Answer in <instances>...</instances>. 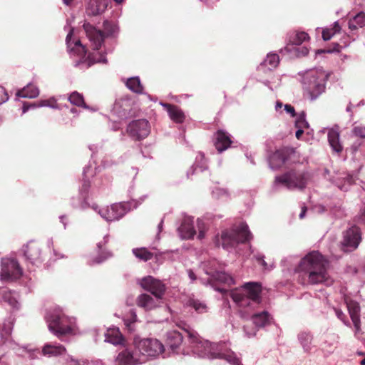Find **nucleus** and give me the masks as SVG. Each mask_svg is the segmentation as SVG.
<instances>
[{"instance_id": "obj_1", "label": "nucleus", "mask_w": 365, "mask_h": 365, "mask_svg": "<svg viewBox=\"0 0 365 365\" xmlns=\"http://www.w3.org/2000/svg\"><path fill=\"white\" fill-rule=\"evenodd\" d=\"M262 286L258 282H247L240 288L229 292L233 302L240 308L239 314L241 318L251 319L255 327L245 325L243 329L245 335L254 337L260 329L269 327L277 328L272 315L267 311L253 312L261 302Z\"/></svg>"}, {"instance_id": "obj_2", "label": "nucleus", "mask_w": 365, "mask_h": 365, "mask_svg": "<svg viewBox=\"0 0 365 365\" xmlns=\"http://www.w3.org/2000/svg\"><path fill=\"white\" fill-rule=\"evenodd\" d=\"M190 344L192 353L200 358L221 359L231 365H240L239 358L229 348L225 341L212 344L207 340L199 339L197 333L189 327L184 328Z\"/></svg>"}, {"instance_id": "obj_3", "label": "nucleus", "mask_w": 365, "mask_h": 365, "mask_svg": "<svg viewBox=\"0 0 365 365\" xmlns=\"http://www.w3.org/2000/svg\"><path fill=\"white\" fill-rule=\"evenodd\" d=\"M281 266L283 271H287L290 274H299L304 281L312 284L319 282V252L312 251L306 255L300 260L295 255H289L281 260Z\"/></svg>"}, {"instance_id": "obj_4", "label": "nucleus", "mask_w": 365, "mask_h": 365, "mask_svg": "<svg viewBox=\"0 0 365 365\" xmlns=\"http://www.w3.org/2000/svg\"><path fill=\"white\" fill-rule=\"evenodd\" d=\"M83 29L93 46L94 52L88 56V67L94 63H106V55L98 51L106 37L115 38L119 31L118 26L115 22L105 21L103 22V32L96 29L89 23H84Z\"/></svg>"}, {"instance_id": "obj_5", "label": "nucleus", "mask_w": 365, "mask_h": 365, "mask_svg": "<svg viewBox=\"0 0 365 365\" xmlns=\"http://www.w3.org/2000/svg\"><path fill=\"white\" fill-rule=\"evenodd\" d=\"M311 180V174L304 170L290 169L276 175L270 187V193L280 192L285 188L289 190H302Z\"/></svg>"}, {"instance_id": "obj_6", "label": "nucleus", "mask_w": 365, "mask_h": 365, "mask_svg": "<svg viewBox=\"0 0 365 365\" xmlns=\"http://www.w3.org/2000/svg\"><path fill=\"white\" fill-rule=\"evenodd\" d=\"M252 238V234L248 225L245 222H241L230 229L222 231L221 235L215 237V245L227 250L234 249L238 244L245 243Z\"/></svg>"}, {"instance_id": "obj_7", "label": "nucleus", "mask_w": 365, "mask_h": 365, "mask_svg": "<svg viewBox=\"0 0 365 365\" xmlns=\"http://www.w3.org/2000/svg\"><path fill=\"white\" fill-rule=\"evenodd\" d=\"M45 319L49 331L59 339L72 332L71 319L59 307L49 309L46 312Z\"/></svg>"}, {"instance_id": "obj_8", "label": "nucleus", "mask_w": 365, "mask_h": 365, "mask_svg": "<svg viewBox=\"0 0 365 365\" xmlns=\"http://www.w3.org/2000/svg\"><path fill=\"white\" fill-rule=\"evenodd\" d=\"M133 341L135 350L138 351L141 359H143V364L149 359L158 356L160 354H163V358L168 356L164 346L156 339L135 338Z\"/></svg>"}, {"instance_id": "obj_9", "label": "nucleus", "mask_w": 365, "mask_h": 365, "mask_svg": "<svg viewBox=\"0 0 365 365\" xmlns=\"http://www.w3.org/2000/svg\"><path fill=\"white\" fill-rule=\"evenodd\" d=\"M309 38L308 34L304 31H290L287 34V43L280 50V53L287 54L290 58L304 56L309 53V49L304 46H300Z\"/></svg>"}, {"instance_id": "obj_10", "label": "nucleus", "mask_w": 365, "mask_h": 365, "mask_svg": "<svg viewBox=\"0 0 365 365\" xmlns=\"http://www.w3.org/2000/svg\"><path fill=\"white\" fill-rule=\"evenodd\" d=\"M96 174V171L93 170L92 165H88L83 168V182L79 188V197L78 199L72 197L71 204L73 207L82 210L91 208L92 204L88 202V191L91 186L89 177Z\"/></svg>"}, {"instance_id": "obj_11", "label": "nucleus", "mask_w": 365, "mask_h": 365, "mask_svg": "<svg viewBox=\"0 0 365 365\" xmlns=\"http://www.w3.org/2000/svg\"><path fill=\"white\" fill-rule=\"evenodd\" d=\"M362 240L361 228L352 222H348V227L342 232V240L340 242L341 250L344 252L355 251Z\"/></svg>"}, {"instance_id": "obj_12", "label": "nucleus", "mask_w": 365, "mask_h": 365, "mask_svg": "<svg viewBox=\"0 0 365 365\" xmlns=\"http://www.w3.org/2000/svg\"><path fill=\"white\" fill-rule=\"evenodd\" d=\"M302 83L304 96L310 101L316 100L319 96V70L313 68L302 74Z\"/></svg>"}, {"instance_id": "obj_13", "label": "nucleus", "mask_w": 365, "mask_h": 365, "mask_svg": "<svg viewBox=\"0 0 365 365\" xmlns=\"http://www.w3.org/2000/svg\"><path fill=\"white\" fill-rule=\"evenodd\" d=\"M19 262L13 258H2L1 260L0 278L3 282H13L22 275Z\"/></svg>"}, {"instance_id": "obj_14", "label": "nucleus", "mask_w": 365, "mask_h": 365, "mask_svg": "<svg viewBox=\"0 0 365 365\" xmlns=\"http://www.w3.org/2000/svg\"><path fill=\"white\" fill-rule=\"evenodd\" d=\"M324 180L329 182L342 191H347L350 186L355 182L356 176L350 173H334L331 175L327 168H324L322 173Z\"/></svg>"}, {"instance_id": "obj_15", "label": "nucleus", "mask_w": 365, "mask_h": 365, "mask_svg": "<svg viewBox=\"0 0 365 365\" xmlns=\"http://www.w3.org/2000/svg\"><path fill=\"white\" fill-rule=\"evenodd\" d=\"M71 20L67 19L66 25L64 26V29L66 30L67 27H69V31L66 38V42L69 53L71 55H76L79 57V61H77L75 63V66H78L83 63V60L86 58L87 51L80 40H76L75 42L71 41L74 28L71 26Z\"/></svg>"}, {"instance_id": "obj_16", "label": "nucleus", "mask_w": 365, "mask_h": 365, "mask_svg": "<svg viewBox=\"0 0 365 365\" xmlns=\"http://www.w3.org/2000/svg\"><path fill=\"white\" fill-rule=\"evenodd\" d=\"M150 132V123L146 119L132 120L126 128V133L134 140H141L145 138Z\"/></svg>"}, {"instance_id": "obj_17", "label": "nucleus", "mask_w": 365, "mask_h": 365, "mask_svg": "<svg viewBox=\"0 0 365 365\" xmlns=\"http://www.w3.org/2000/svg\"><path fill=\"white\" fill-rule=\"evenodd\" d=\"M336 265V262L328 260L321 254V284L330 287L334 284V275L337 273Z\"/></svg>"}, {"instance_id": "obj_18", "label": "nucleus", "mask_w": 365, "mask_h": 365, "mask_svg": "<svg viewBox=\"0 0 365 365\" xmlns=\"http://www.w3.org/2000/svg\"><path fill=\"white\" fill-rule=\"evenodd\" d=\"M294 154V149L285 147L269 155L268 158L269 167L272 170H277L284 165Z\"/></svg>"}, {"instance_id": "obj_19", "label": "nucleus", "mask_w": 365, "mask_h": 365, "mask_svg": "<svg viewBox=\"0 0 365 365\" xmlns=\"http://www.w3.org/2000/svg\"><path fill=\"white\" fill-rule=\"evenodd\" d=\"M115 363L118 365H140L143 364L139 353L133 344L118 353L115 358Z\"/></svg>"}, {"instance_id": "obj_20", "label": "nucleus", "mask_w": 365, "mask_h": 365, "mask_svg": "<svg viewBox=\"0 0 365 365\" xmlns=\"http://www.w3.org/2000/svg\"><path fill=\"white\" fill-rule=\"evenodd\" d=\"M140 286L150 292L156 299H162L165 292V285L152 276L143 277L140 282Z\"/></svg>"}, {"instance_id": "obj_21", "label": "nucleus", "mask_w": 365, "mask_h": 365, "mask_svg": "<svg viewBox=\"0 0 365 365\" xmlns=\"http://www.w3.org/2000/svg\"><path fill=\"white\" fill-rule=\"evenodd\" d=\"M133 102L130 98H122L115 101L111 113L119 119H126L134 113Z\"/></svg>"}, {"instance_id": "obj_22", "label": "nucleus", "mask_w": 365, "mask_h": 365, "mask_svg": "<svg viewBox=\"0 0 365 365\" xmlns=\"http://www.w3.org/2000/svg\"><path fill=\"white\" fill-rule=\"evenodd\" d=\"M364 145L361 140H355L350 147L346 148L344 160L350 158L353 161H357L360 163L359 169L365 164Z\"/></svg>"}, {"instance_id": "obj_23", "label": "nucleus", "mask_w": 365, "mask_h": 365, "mask_svg": "<svg viewBox=\"0 0 365 365\" xmlns=\"http://www.w3.org/2000/svg\"><path fill=\"white\" fill-rule=\"evenodd\" d=\"M14 318L9 316L0 324V342L9 348L15 349L16 344L11 339Z\"/></svg>"}, {"instance_id": "obj_24", "label": "nucleus", "mask_w": 365, "mask_h": 365, "mask_svg": "<svg viewBox=\"0 0 365 365\" xmlns=\"http://www.w3.org/2000/svg\"><path fill=\"white\" fill-rule=\"evenodd\" d=\"M216 262L215 260L205 263L204 269L205 273L210 276L212 280H215L227 285L235 284V280L231 275L225 272L217 271L214 268Z\"/></svg>"}, {"instance_id": "obj_25", "label": "nucleus", "mask_w": 365, "mask_h": 365, "mask_svg": "<svg viewBox=\"0 0 365 365\" xmlns=\"http://www.w3.org/2000/svg\"><path fill=\"white\" fill-rule=\"evenodd\" d=\"M327 130V140L332 151L339 154L343 151V146L340 142V133L339 126L335 125L331 128H324L321 130V133H324Z\"/></svg>"}, {"instance_id": "obj_26", "label": "nucleus", "mask_w": 365, "mask_h": 365, "mask_svg": "<svg viewBox=\"0 0 365 365\" xmlns=\"http://www.w3.org/2000/svg\"><path fill=\"white\" fill-rule=\"evenodd\" d=\"M108 242V235H105L103 240L97 243V256L91 258L88 261L90 265L99 264L112 257V253L105 248V245Z\"/></svg>"}, {"instance_id": "obj_27", "label": "nucleus", "mask_w": 365, "mask_h": 365, "mask_svg": "<svg viewBox=\"0 0 365 365\" xmlns=\"http://www.w3.org/2000/svg\"><path fill=\"white\" fill-rule=\"evenodd\" d=\"M193 217L185 216L182 220L180 225L178 227V232L180 237L182 240H190L196 235V230L194 227Z\"/></svg>"}, {"instance_id": "obj_28", "label": "nucleus", "mask_w": 365, "mask_h": 365, "mask_svg": "<svg viewBox=\"0 0 365 365\" xmlns=\"http://www.w3.org/2000/svg\"><path fill=\"white\" fill-rule=\"evenodd\" d=\"M24 256L25 259L31 264L41 263V250L40 246L37 243L30 242L27 244L23 249Z\"/></svg>"}, {"instance_id": "obj_29", "label": "nucleus", "mask_w": 365, "mask_h": 365, "mask_svg": "<svg viewBox=\"0 0 365 365\" xmlns=\"http://www.w3.org/2000/svg\"><path fill=\"white\" fill-rule=\"evenodd\" d=\"M183 336L181 333L176 330H171L166 334L165 344L172 352L179 354V348L182 342Z\"/></svg>"}, {"instance_id": "obj_30", "label": "nucleus", "mask_w": 365, "mask_h": 365, "mask_svg": "<svg viewBox=\"0 0 365 365\" xmlns=\"http://www.w3.org/2000/svg\"><path fill=\"white\" fill-rule=\"evenodd\" d=\"M160 299L153 298L150 295L143 293L140 294L136 299L137 305L145 311H150L158 306Z\"/></svg>"}, {"instance_id": "obj_31", "label": "nucleus", "mask_w": 365, "mask_h": 365, "mask_svg": "<svg viewBox=\"0 0 365 365\" xmlns=\"http://www.w3.org/2000/svg\"><path fill=\"white\" fill-rule=\"evenodd\" d=\"M279 63V58L277 53H269L266 58L258 66L257 71L262 73H267L275 68Z\"/></svg>"}, {"instance_id": "obj_32", "label": "nucleus", "mask_w": 365, "mask_h": 365, "mask_svg": "<svg viewBox=\"0 0 365 365\" xmlns=\"http://www.w3.org/2000/svg\"><path fill=\"white\" fill-rule=\"evenodd\" d=\"M232 143L230 135L227 132L219 130L215 133V146L219 153L227 150Z\"/></svg>"}, {"instance_id": "obj_33", "label": "nucleus", "mask_w": 365, "mask_h": 365, "mask_svg": "<svg viewBox=\"0 0 365 365\" xmlns=\"http://www.w3.org/2000/svg\"><path fill=\"white\" fill-rule=\"evenodd\" d=\"M132 207L136 208L138 204L134 202H123L120 203H114L110 207L113 212L116 215L117 220L121 219L129 210H131Z\"/></svg>"}, {"instance_id": "obj_34", "label": "nucleus", "mask_w": 365, "mask_h": 365, "mask_svg": "<svg viewBox=\"0 0 365 365\" xmlns=\"http://www.w3.org/2000/svg\"><path fill=\"white\" fill-rule=\"evenodd\" d=\"M104 341L113 345L122 344L124 340L122 334L117 327L108 328L103 332Z\"/></svg>"}, {"instance_id": "obj_35", "label": "nucleus", "mask_w": 365, "mask_h": 365, "mask_svg": "<svg viewBox=\"0 0 365 365\" xmlns=\"http://www.w3.org/2000/svg\"><path fill=\"white\" fill-rule=\"evenodd\" d=\"M108 4V0H91L87 6L86 12L91 16L98 15L106 9Z\"/></svg>"}, {"instance_id": "obj_36", "label": "nucleus", "mask_w": 365, "mask_h": 365, "mask_svg": "<svg viewBox=\"0 0 365 365\" xmlns=\"http://www.w3.org/2000/svg\"><path fill=\"white\" fill-rule=\"evenodd\" d=\"M42 354L48 357L61 356L66 354V349L56 343H47L42 349Z\"/></svg>"}, {"instance_id": "obj_37", "label": "nucleus", "mask_w": 365, "mask_h": 365, "mask_svg": "<svg viewBox=\"0 0 365 365\" xmlns=\"http://www.w3.org/2000/svg\"><path fill=\"white\" fill-rule=\"evenodd\" d=\"M160 104L166 108L169 117L172 120L176 123H182L185 120V115L183 111L178 106L163 103Z\"/></svg>"}, {"instance_id": "obj_38", "label": "nucleus", "mask_w": 365, "mask_h": 365, "mask_svg": "<svg viewBox=\"0 0 365 365\" xmlns=\"http://www.w3.org/2000/svg\"><path fill=\"white\" fill-rule=\"evenodd\" d=\"M207 169V160L202 153L200 152L195 158V161L190 169L187 171V175L189 177L198 172L202 173Z\"/></svg>"}, {"instance_id": "obj_39", "label": "nucleus", "mask_w": 365, "mask_h": 365, "mask_svg": "<svg viewBox=\"0 0 365 365\" xmlns=\"http://www.w3.org/2000/svg\"><path fill=\"white\" fill-rule=\"evenodd\" d=\"M348 310L354 324V327L358 331L360 329V307L356 302L348 304Z\"/></svg>"}, {"instance_id": "obj_40", "label": "nucleus", "mask_w": 365, "mask_h": 365, "mask_svg": "<svg viewBox=\"0 0 365 365\" xmlns=\"http://www.w3.org/2000/svg\"><path fill=\"white\" fill-rule=\"evenodd\" d=\"M38 88L36 86L31 83H29L23 89L19 91L16 93V96L18 97H21L24 98H35L37 96H38Z\"/></svg>"}, {"instance_id": "obj_41", "label": "nucleus", "mask_w": 365, "mask_h": 365, "mask_svg": "<svg viewBox=\"0 0 365 365\" xmlns=\"http://www.w3.org/2000/svg\"><path fill=\"white\" fill-rule=\"evenodd\" d=\"M91 208L97 212L100 216L107 222L116 221V215H114L110 207L99 208L96 203H92Z\"/></svg>"}, {"instance_id": "obj_42", "label": "nucleus", "mask_w": 365, "mask_h": 365, "mask_svg": "<svg viewBox=\"0 0 365 365\" xmlns=\"http://www.w3.org/2000/svg\"><path fill=\"white\" fill-rule=\"evenodd\" d=\"M126 87L132 92L137 94H145L143 86L138 76L128 78L125 81Z\"/></svg>"}, {"instance_id": "obj_43", "label": "nucleus", "mask_w": 365, "mask_h": 365, "mask_svg": "<svg viewBox=\"0 0 365 365\" xmlns=\"http://www.w3.org/2000/svg\"><path fill=\"white\" fill-rule=\"evenodd\" d=\"M341 28L338 21H334L329 27L323 28L322 30V38L324 41H329L336 34L340 32Z\"/></svg>"}, {"instance_id": "obj_44", "label": "nucleus", "mask_w": 365, "mask_h": 365, "mask_svg": "<svg viewBox=\"0 0 365 365\" xmlns=\"http://www.w3.org/2000/svg\"><path fill=\"white\" fill-rule=\"evenodd\" d=\"M212 219V217L210 215H207L203 218H198L197 220V227L198 230L197 239L202 240L205 237L206 232L208 230V224L205 220Z\"/></svg>"}, {"instance_id": "obj_45", "label": "nucleus", "mask_w": 365, "mask_h": 365, "mask_svg": "<svg viewBox=\"0 0 365 365\" xmlns=\"http://www.w3.org/2000/svg\"><path fill=\"white\" fill-rule=\"evenodd\" d=\"M186 305L195 309L198 314H203L207 312V307L205 303L194 297H190Z\"/></svg>"}, {"instance_id": "obj_46", "label": "nucleus", "mask_w": 365, "mask_h": 365, "mask_svg": "<svg viewBox=\"0 0 365 365\" xmlns=\"http://www.w3.org/2000/svg\"><path fill=\"white\" fill-rule=\"evenodd\" d=\"M349 28L355 30L365 26V13L360 11L349 21Z\"/></svg>"}, {"instance_id": "obj_47", "label": "nucleus", "mask_w": 365, "mask_h": 365, "mask_svg": "<svg viewBox=\"0 0 365 365\" xmlns=\"http://www.w3.org/2000/svg\"><path fill=\"white\" fill-rule=\"evenodd\" d=\"M349 45V42L344 41L343 44H340L337 42H332L329 46L321 48V54L322 53H340L341 49L347 47Z\"/></svg>"}, {"instance_id": "obj_48", "label": "nucleus", "mask_w": 365, "mask_h": 365, "mask_svg": "<svg viewBox=\"0 0 365 365\" xmlns=\"http://www.w3.org/2000/svg\"><path fill=\"white\" fill-rule=\"evenodd\" d=\"M1 295L2 299L5 302H7L14 309H19V303L16 299L15 293H13L9 290H2Z\"/></svg>"}, {"instance_id": "obj_49", "label": "nucleus", "mask_w": 365, "mask_h": 365, "mask_svg": "<svg viewBox=\"0 0 365 365\" xmlns=\"http://www.w3.org/2000/svg\"><path fill=\"white\" fill-rule=\"evenodd\" d=\"M132 252L136 258L144 262L151 259L153 257V254L145 247L134 248Z\"/></svg>"}, {"instance_id": "obj_50", "label": "nucleus", "mask_w": 365, "mask_h": 365, "mask_svg": "<svg viewBox=\"0 0 365 365\" xmlns=\"http://www.w3.org/2000/svg\"><path fill=\"white\" fill-rule=\"evenodd\" d=\"M298 339L305 351H308L311 349L312 336L310 332L305 331H301L298 335Z\"/></svg>"}, {"instance_id": "obj_51", "label": "nucleus", "mask_w": 365, "mask_h": 365, "mask_svg": "<svg viewBox=\"0 0 365 365\" xmlns=\"http://www.w3.org/2000/svg\"><path fill=\"white\" fill-rule=\"evenodd\" d=\"M138 321L136 312L131 309L127 316L123 319L124 324L130 331L135 330V324Z\"/></svg>"}, {"instance_id": "obj_52", "label": "nucleus", "mask_w": 365, "mask_h": 365, "mask_svg": "<svg viewBox=\"0 0 365 365\" xmlns=\"http://www.w3.org/2000/svg\"><path fill=\"white\" fill-rule=\"evenodd\" d=\"M68 100L71 103L76 105L78 107L87 108L82 94L77 91L73 92L68 97Z\"/></svg>"}, {"instance_id": "obj_53", "label": "nucleus", "mask_w": 365, "mask_h": 365, "mask_svg": "<svg viewBox=\"0 0 365 365\" xmlns=\"http://www.w3.org/2000/svg\"><path fill=\"white\" fill-rule=\"evenodd\" d=\"M46 106L51 107V108H56V106L50 105L48 103V101H47V100H41L38 103H24L23 104V107H22V112L24 113H25L26 112H27L31 108H36L46 107Z\"/></svg>"}, {"instance_id": "obj_54", "label": "nucleus", "mask_w": 365, "mask_h": 365, "mask_svg": "<svg viewBox=\"0 0 365 365\" xmlns=\"http://www.w3.org/2000/svg\"><path fill=\"white\" fill-rule=\"evenodd\" d=\"M212 195L215 199L227 200L230 198V193L227 189L216 187L212 190Z\"/></svg>"}, {"instance_id": "obj_55", "label": "nucleus", "mask_w": 365, "mask_h": 365, "mask_svg": "<svg viewBox=\"0 0 365 365\" xmlns=\"http://www.w3.org/2000/svg\"><path fill=\"white\" fill-rule=\"evenodd\" d=\"M295 127L300 128H305L309 127V123L306 120V114L304 111L299 113L295 120Z\"/></svg>"}, {"instance_id": "obj_56", "label": "nucleus", "mask_w": 365, "mask_h": 365, "mask_svg": "<svg viewBox=\"0 0 365 365\" xmlns=\"http://www.w3.org/2000/svg\"><path fill=\"white\" fill-rule=\"evenodd\" d=\"M352 222L359 227L361 225L365 227V207L360 210L359 214L353 218Z\"/></svg>"}, {"instance_id": "obj_57", "label": "nucleus", "mask_w": 365, "mask_h": 365, "mask_svg": "<svg viewBox=\"0 0 365 365\" xmlns=\"http://www.w3.org/2000/svg\"><path fill=\"white\" fill-rule=\"evenodd\" d=\"M344 272L346 274H350L351 276H355V275H357L359 273H361V269H360V267H353L351 265L346 266V267L344 269Z\"/></svg>"}, {"instance_id": "obj_58", "label": "nucleus", "mask_w": 365, "mask_h": 365, "mask_svg": "<svg viewBox=\"0 0 365 365\" xmlns=\"http://www.w3.org/2000/svg\"><path fill=\"white\" fill-rule=\"evenodd\" d=\"M70 359L69 361H67V365H95L94 362H89L88 361H76L73 358L68 356Z\"/></svg>"}, {"instance_id": "obj_59", "label": "nucleus", "mask_w": 365, "mask_h": 365, "mask_svg": "<svg viewBox=\"0 0 365 365\" xmlns=\"http://www.w3.org/2000/svg\"><path fill=\"white\" fill-rule=\"evenodd\" d=\"M353 133L356 136L365 138V127L356 126L353 129Z\"/></svg>"}, {"instance_id": "obj_60", "label": "nucleus", "mask_w": 365, "mask_h": 365, "mask_svg": "<svg viewBox=\"0 0 365 365\" xmlns=\"http://www.w3.org/2000/svg\"><path fill=\"white\" fill-rule=\"evenodd\" d=\"M323 351H326L327 354L331 353L335 348L334 344L332 342H328L327 341H325L323 343Z\"/></svg>"}, {"instance_id": "obj_61", "label": "nucleus", "mask_w": 365, "mask_h": 365, "mask_svg": "<svg viewBox=\"0 0 365 365\" xmlns=\"http://www.w3.org/2000/svg\"><path fill=\"white\" fill-rule=\"evenodd\" d=\"M8 99L9 96L5 88L0 86V105L6 102Z\"/></svg>"}, {"instance_id": "obj_62", "label": "nucleus", "mask_w": 365, "mask_h": 365, "mask_svg": "<svg viewBox=\"0 0 365 365\" xmlns=\"http://www.w3.org/2000/svg\"><path fill=\"white\" fill-rule=\"evenodd\" d=\"M284 110L289 113L292 117H294L296 115V112L294 108L289 105V104H285L284 106Z\"/></svg>"}, {"instance_id": "obj_63", "label": "nucleus", "mask_w": 365, "mask_h": 365, "mask_svg": "<svg viewBox=\"0 0 365 365\" xmlns=\"http://www.w3.org/2000/svg\"><path fill=\"white\" fill-rule=\"evenodd\" d=\"M250 250L251 253L253 254L254 257L258 262H259L261 260L264 259V255L263 254L259 253V252L255 253L254 250L252 249V247L251 246L250 247Z\"/></svg>"}, {"instance_id": "obj_64", "label": "nucleus", "mask_w": 365, "mask_h": 365, "mask_svg": "<svg viewBox=\"0 0 365 365\" xmlns=\"http://www.w3.org/2000/svg\"><path fill=\"white\" fill-rule=\"evenodd\" d=\"M259 264H260L262 265V267H263L264 269L265 270H268V271H270L272 270L273 268H274V265L273 264H270L269 265L265 261H264V259H263L262 260H261Z\"/></svg>"}]
</instances>
